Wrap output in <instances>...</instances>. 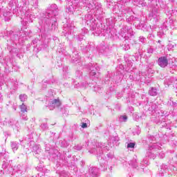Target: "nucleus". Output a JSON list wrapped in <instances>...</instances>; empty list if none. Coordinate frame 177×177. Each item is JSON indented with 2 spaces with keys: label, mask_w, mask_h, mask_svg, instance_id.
<instances>
[{
  "label": "nucleus",
  "mask_w": 177,
  "mask_h": 177,
  "mask_svg": "<svg viewBox=\"0 0 177 177\" xmlns=\"http://www.w3.org/2000/svg\"><path fill=\"white\" fill-rule=\"evenodd\" d=\"M48 18L46 19V24L45 28L48 30H56L57 27V21H56V16L59 15V8L56 4H52L46 12Z\"/></svg>",
  "instance_id": "1"
},
{
  "label": "nucleus",
  "mask_w": 177,
  "mask_h": 177,
  "mask_svg": "<svg viewBox=\"0 0 177 177\" xmlns=\"http://www.w3.org/2000/svg\"><path fill=\"white\" fill-rule=\"evenodd\" d=\"M149 140L151 144L149 145L148 151H147L146 157L154 160L158 155L157 150H160V149H161V146H160L161 144L156 142V137L154 136H151L149 138Z\"/></svg>",
  "instance_id": "2"
},
{
  "label": "nucleus",
  "mask_w": 177,
  "mask_h": 177,
  "mask_svg": "<svg viewBox=\"0 0 177 177\" xmlns=\"http://www.w3.org/2000/svg\"><path fill=\"white\" fill-rule=\"evenodd\" d=\"M80 0H68L66 3V12L70 13V15H73L74 12H77V10H80V7L78 6V3Z\"/></svg>",
  "instance_id": "3"
},
{
  "label": "nucleus",
  "mask_w": 177,
  "mask_h": 177,
  "mask_svg": "<svg viewBox=\"0 0 177 177\" xmlns=\"http://www.w3.org/2000/svg\"><path fill=\"white\" fill-rule=\"evenodd\" d=\"M30 34H31V31L28 32V30H21L19 32V35H11L10 37L11 41H12L14 44H17V42H19V41H20L21 38H26V37H30Z\"/></svg>",
  "instance_id": "4"
},
{
  "label": "nucleus",
  "mask_w": 177,
  "mask_h": 177,
  "mask_svg": "<svg viewBox=\"0 0 177 177\" xmlns=\"http://www.w3.org/2000/svg\"><path fill=\"white\" fill-rule=\"evenodd\" d=\"M83 23H86L87 26H89L91 30H95V28H96V19H95L91 14L85 15Z\"/></svg>",
  "instance_id": "5"
},
{
  "label": "nucleus",
  "mask_w": 177,
  "mask_h": 177,
  "mask_svg": "<svg viewBox=\"0 0 177 177\" xmlns=\"http://www.w3.org/2000/svg\"><path fill=\"white\" fill-rule=\"evenodd\" d=\"M149 164V159L146 158L143 160V161H141L140 162H138V160L136 158H133L131 161L129 162V165H131L133 168H140L141 169H143V167L145 165H147Z\"/></svg>",
  "instance_id": "6"
},
{
  "label": "nucleus",
  "mask_w": 177,
  "mask_h": 177,
  "mask_svg": "<svg viewBox=\"0 0 177 177\" xmlns=\"http://www.w3.org/2000/svg\"><path fill=\"white\" fill-rule=\"evenodd\" d=\"M120 35L122 38L129 39V38H132V36L133 35V30L129 26H124L121 28Z\"/></svg>",
  "instance_id": "7"
},
{
  "label": "nucleus",
  "mask_w": 177,
  "mask_h": 177,
  "mask_svg": "<svg viewBox=\"0 0 177 177\" xmlns=\"http://www.w3.org/2000/svg\"><path fill=\"white\" fill-rule=\"evenodd\" d=\"M88 9H91V10H95L96 13L98 15H102L103 12V8H102V3H97L96 1H91L88 4Z\"/></svg>",
  "instance_id": "8"
},
{
  "label": "nucleus",
  "mask_w": 177,
  "mask_h": 177,
  "mask_svg": "<svg viewBox=\"0 0 177 177\" xmlns=\"http://www.w3.org/2000/svg\"><path fill=\"white\" fill-rule=\"evenodd\" d=\"M97 157L100 162V169H101V171H107V161L104 159V155L103 153L100 155L97 154Z\"/></svg>",
  "instance_id": "9"
},
{
  "label": "nucleus",
  "mask_w": 177,
  "mask_h": 177,
  "mask_svg": "<svg viewBox=\"0 0 177 177\" xmlns=\"http://www.w3.org/2000/svg\"><path fill=\"white\" fill-rule=\"evenodd\" d=\"M88 67L89 70L91 71L89 73L90 78H91V80H93V77L94 78H99L100 73L99 72L96 73L95 68H93V65L92 64H89Z\"/></svg>",
  "instance_id": "10"
},
{
  "label": "nucleus",
  "mask_w": 177,
  "mask_h": 177,
  "mask_svg": "<svg viewBox=\"0 0 177 177\" xmlns=\"http://www.w3.org/2000/svg\"><path fill=\"white\" fill-rule=\"evenodd\" d=\"M158 64L160 66V67H162V68H165L167 66H168V59L167 57H160L158 59Z\"/></svg>",
  "instance_id": "11"
},
{
  "label": "nucleus",
  "mask_w": 177,
  "mask_h": 177,
  "mask_svg": "<svg viewBox=\"0 0 177 177\" xmlns=\"http://www.w3.org/2000/svg\"><path fill=\"white\" fill-rule=\"evenodd\" d=\"M21 16H25L24 19L30 22L32 21V19H35V15H32V12H30L29 10L26 11V12H23V13H21Z\"/></svg>",
  "instance_id": "12"
},
{
  "label": "nucleus",
  "mask_w": 177,
  "mask_h": 177,
  "mask_svg": "<svg viewBox=\"0 0 177 177\" xmlns=\"http://www.w3.org/2000/svg\"><path fill=\"white\" fill-rule=\"evenodd\" d=\"M61 103L60 101L57 99L53 100L50 102L48 108L50 110H53V109H56V107H59Z\"/></svg>",
  "instance_id": "13"
},
{
  "label": "nucleus",
  "mask_w": 177,
  "mask_h": 177,
  "mask_svg": "<svg viewBox=\"0 0 177 177\" xmlns=\"http://www.w3.org/2000/svg\"><path fill=\"white\" fill-rule=\"evenodd\" d=\"M8 125H10V127H12L13 129H15V131H19V122H17V120L10 119L8 121Z\"/></svg>",
  "instance_id": "14"
},
{
  "label": "nucleus",
  "mask_w": 177,
  "mask_h": 177,
  "mask_svg": "<svg viewBox=\"0 0 177 177\" xmlns=\"http://www.w3.org/2000/svg\"><path fill=\"white\" fill-rule=\"evenodd\" d=\"M91 2H89L88 0H79V2L77 3V6H79V9L82 7L86 6L88 8V5L91 3Z\"/></svg>",
  "instance_id": "15"
},
{
  "label": "nucleus",
  "mask_w": 177,
  "mask_h": 177,
  "mask_svg": "<svg viewBox=\"0 0 177 177\" xmlns=\"http://www.w3.org/2000/svg\"><path fill=\"white\" fill-rule=\"evenodd\" d=\"M167 171H168V166L166 165H162L160 169L159 170V174L161 176H164V174H167Z\"/></svg>",
  "instance_id": "16"
},
{
  "label": "nucleus",
  "mask_w": 177,
  "mask_h": 177,
  "mask_svg": "<svg viewBox=\"0 0 177 177\" xmlns=\"http://www.w3.org/2000/svg\"><path fill=\"white\" fill-rule=\"evenodd\" d=\"M32 151L35 153V154H39V153H41V146L39 145H35L32 147Z\"/></svg>",
  "instance_id": "17"
},
{
  "label": "nucleus",
  "mask_w": 177,
  "mask_h": 177,
  "mask_svg": "<svg viewBox=\"0 0 177 177\" xmlns=\"http://www.w3.org/2000/svg\"><path fill=\"white\" fill-rule=\"evenodd\" d=\"M158 16V11L156 8L152 10V12L149 13V17H152L153 19H157Z\"/></svg>",
  "instance_id": "18"
},
{
  "label": "nucleus",
  "mask_w": 177,
  "mask_h": 177,
  "mask_svg": "<svg viewBox=\"0 0 177 177\" xmlns=\"http://www.w3.org/2000/svg\"><path fill=\"white\" fill-rule=\"evenodd\" d=\"M10 146L13 151H16L19 149V142L12 141L10 142Z\"/></svg>",
  "instance_id": "19"
},
{
  "label": "nucleus",
  "mask_w": 177,
  "mask_h": 177,
  "mask_svg": "<svg viewBox=\"0 0 177 177\" xmlns=\"http://www.w3.org/2000/svg\"><path fill=\"white\" fill-rule=\"evenodd\" d=\"M46 151H49L48 154H50V156H51L52 157H56V153H57V150H55L54 151L55 153H53V149L48 147H46Z\"/></svg>",
  "instance_id": "20"
},
{
  "label": "nucleus",
  "mask_w": 177,
  "mask_h": 177,
  "mask_svg": "<svg viewBox=\"0 0 177 177\" xmlns=\"http://www.w3.org/2000/svg\"><path fill=\"white\" fill-rule=\"evenodd\" d=\"M149 93L151 96H157L158 92H157V88L152 87L149 89Z\"/></svg>",
  "instance_id": "21"
},
{
  "label": "nucleus",
  "mask_w": 177,
  "mask_h": 177,
  "mask_svg": "<svg viewBox=\"0 0 177 177\" xmlns=\"http://www.w3.org/2000/svg\"><path fill=\"white\" fill-rule=\"evenodd\" d=\"M158 155L156 157H159V158H164L165 157V153H164L162 151H161V147L159 149H157Z\"/></svg>",
  "instance_id": "22"
},
{
  "label": "nucleus",
  "mask_w": 177,
  "mask_h": 177,
  "mask_svg": "<svg viewBox=\"0 0 177 177\" xmlns=\"http://www.w3.org/2000/svg\"><path fill=\"white\" fill-rule=\"evenodd\" d=\"M19 109L21 113H23L24 114V113H27V106H26L24 104L20 105Z\"/></svg>",
  "instance_id": "23"
},
{
  "label": "nucleus",
  "mask_w": 177,
  "mask_h": 177,
  "mask_svg": "<svg viewBox=\"0 0 177 177\" xmlns=\"http://www.w3.org/2000/svg\"><path fill=\"white\" fill-rule=\"evenodd\" d=\"M30 5L37 8L38 6V1L37 0H30L29 1Z\"/></svg>",
  "instance_id": "24"
},
{
  "label": "nucleus",
  "mask_w": 177,
  "mask_h": 177,
  "mask_svg": "<svg viewBox=\"0 0 177 177\" xmlns=\"http://www.w3.org/2000/svg\"><path fill=\"white\" fill-rule=\"evenodd\" d=\"M87 85L86 83H77L75 84V88H85Z\"/></svg>",
  "instance_id": "25"
},
{
  "label": "nucleus",
  "mask_w": 177,
  "mask_h": 177,
  "mask_svg": "<svg viewBox=\"0 0 177 177\" xmlns=\"http://www.w3.org/2000/svg\"><path fill=\"white\" fill-rule=\"evenodd\" d=\"M127 120H128V117H127V115H120L119 117L120 122H127Z\"/></svg>",
  "instance_id": "26"
},
{
  "label": "nucleus",
  "mask_w": 177,
  "mask_h": 177,
  "mask_svg": "<svg viewBox=\"0 0 177 177\" xmlns=\"http://www.w3.org/2000/svg\"><path fill=\"white\" fill-rule=\"evenodd\" d=\"M27 99H28V97H27V95L26 94H21L19 95V100H21V102H26Z\"/></svg>",
  "instance_id": "27"
},
{
  "label": "nucleus",
  "mask_w": 177,
  "mask_h": 177,
  "mask_svg": "<svg viewBox=\"0 0 177 177\" xmlns=\"http://www.w3.org/2000/svg\"><path fill=\"white\" fill-rule=\"evenodd\" d=\"M68 32V34H71L73 32V30H74L75 27L71 25H67Z\"/></svg>",
  "instance_id": "28"
},
{
  "label": "nucleus",
  "mask_w": 177,
  "mask_h": 177,
  "mask_svg": "<svg viewBox=\"0 0 177 177\" xmlns=\"http://www.w3.org/2000/svg\"><path fill=\"white\" fill-rule=\"evenodd\" d=\"M8 160L3 161L2 168L3 169H5V168H8Z\"/></svg>",
  "instance_id": "29"
},
{
  "label": "nucleus",
  "mask_w": 177,
  "mask_h": 177,
  "mask_svg": "<svg viewBox=\"0 0 177 177\" xmlns=\"http://www.w3.org/2000/svg\"><path fill=\"white\" fill-rule=\"evenodd\" d=\"M128 149H133L135 147V142H130L127 145Z\"/></svg>",
  "instance_id": "30"
},
{
  "label": "nucleus",
  "mask_w": 177,
  "mask_h": 177,
  "mask_svg": "<svg viewBox=\"0 0 177 177\" xmlns=\"http://www.w3.org/2000/svg\"><path fill=\"white\" fill-rule=\"evenodd\" d=\"M17 168L18 169V170L17 171V174H22L23 173V169L21 165H18L17 167Z\"/></svg>",
  "instance_id": "31"
},
{
  "label": "nucleus",
  "mask_w": 177,
  "mask_h": 177,
  "mask_svg": "<svg viewBox=\"0 0 177 177\" xmlns=\"http://www.w3.org/2000/svg\"><path fill=\"white\" fill-rule=\"evenodd\" d=\"M134 5H140L141 6H145V3L143 2V1H140L138 0V1L137 3H134Z\"/></svg>",
  "instance_id": "32"
},
{
  "label": "nucleus",
  "mask_w": 177,
  "mask_h": 177,
  "mask_svg": "<svg viewBox=\"0 0 177 177\" xmlns=\"http://www.w3.org/2000/svg\"><path fill=\"white\" fill-rule=\"evenodd\" d=\"M41 128L43 129V131H45L48 129V124L44 123L41 125Z\"/></svg>",
  "instance_id": "33"
},
{
  "label": "nucleus",
  "mask_w": 177,
  "mask_h": 177,
  "mask_svg": "<svg viewBox=\"0 0 177 177\" xmlns=\"http://www.w3.org/2000/svg\"><path fill=\"white\" fill-rule=\"evenodd\" d=\"M75 150H82V145H77L76 146H75Z\"/></svg>",
  "instance_id": "34"
},
{
  "label": "nucleus",
  "mask_w": 177,
  "mask_h": 177,
  "mask_svg": "<svg viewBox=\"0 0 177 177\" xmlns=\"http://www.w3.org/2000/svg\"><path fill=\"white\" fill-rule=\"evenodd\" d=\"M140 42L145 44V41H146V38L143 37V36H140L139 38Z\"/></svg>",
  "instance_id": "35"
},
{
  "label": "nucleus",
  "mask_w": 177,
  "mask_h": 177,
  "mask_svg": "<svg viewBox=\"0 0 177 177\" xmlns=\"http://www.w3.org/2000/svg\"><path fill=\"white\" fill-rule=\"evenodd\" d=\"M147 53H149V55H151V53H153V48H151V47H149L147 48Z\"/></svg>",
  "instance_id": "36"
},
{
  "label": "nucleus",
  "mask_w": 177,
  "mask_h": 177,
  "mask_svg": "<svg viewBox=\"0 0 177 177\" xmlns=\"http://www.w3.org/2000/svg\"><path fill=\"white\" fill-rule=\"evenodd\" d=\"M68 71V67L65 66L63 68V72L64 73L65 75L67 74V72Z\"/></svg>",
  "instance_id": "37"
},
{
  "label": "nucleus",
  "mask_w": 177,
  "mask_h": 177,
  "mask_svg": "<svg viewBox=\"0 0 177 177\" xmlns=\"http://www.w3.org/2000/svg\"><path fill=\"white\" fill-rule=\"evenodd\" d=\"M76 75H77V77H80L81 75H82V72H81L80 71H76Z\"/></svg>",
  "instance_id": "38"
},
{
  "label": "nucleus",
  "mask_w": 177,
  "mask_h": 177,
  "mask_svg": "<svg viewBox=\"0 0 177 177\" xmlns=\"http://www.w3.org/2000/svg\"><path fill=\"white\" fill-rule=\"evenodd\" d=\"M21 117H22V118L25 120V121H27L28 120V118H27V115H21Z\"/></svg>",
  "instance_id": "39"
},
{
  "label": "nucleus",
  "mask_w": 177,
  "mask_h": 177,
  "mask_svg": "<svg viewBox=\"0 0 177 177\" xmlns=\"http://www.w3.org/2000/svg\"><path fill=\"white\" fill-rule=\"evenodd\" d=\"M161 113H162V115H165V117L168 115V113L165 111H161Z\"/></svg>",
  "instance_id": "40"
},
{
  "label": "nucleus",
  "mask_w": 177,
  "mask_h": 177,
  "mask_svg": "<svg viewBox=\"0 0 177 177\" xmlns=\"http://www.w3.org/2000/svg\"><path fill=\"white\" fill-rule=\"evenodd\" d=\"M106 156H107L108 158H113L114 155L111 153H109Z\"/></svg>",
  "instance_id": "41"
},
{
  "label": "nucleus",
  "mask_w": 177,
  "mask_h": 177,
  "mask_svg": "<svg viewBox=\"0 0 177 177\" xmlns=\"http://www.w3.org/2000/svg\"><path fill=\"white\" fill-rule=\"evenodd\" d=\"M88 127V124L85 122H83L82 124V128H87Z\"/></svg>",
  "instance_id": "42"
},
{
  "label": "nucleus",
  "mask_w": 177,
  "mask_h": 177,
  "mask_svg": "<svg viewBox=\"0 0 177 177\" xmlns=\"http://www.w3.org/2000/svg\"><path fill=\"white\" fill-rule=\"evenodd\" d=\"M37 42H38V39H35L32 40V44L33 45H35V44H37Z\"/></svg>",
  "instance_id": "43"
},
{
  "label": "nucleus",
  "mask_w": 177,
  "mask_h": 177,
  "mask_svg": "<svg viewBox=\"0 0 177 177\" xmlns=\"http://www.w3.org/2000/svg\"><path fill=\"white\" fill-rule=\"evenodd\" d=\"M97 146V147H98L97 149H100V148H102V147H103V144H102V143H98Z\"/></svg>",
  "instance_id": "44"
},
{
  "label": "nucleus",
  "mask_w": 177,
  "mask_h": 177,
  "mask_svg": "<svg viewBox=\"0 0 177 177\" xmlns=\"http://www.w3.org/2000/svg\"><path fill=\"white\" fill-rule=\"evenodd\" d=\"M124 50H128L129 49V45H127L124 47Z\"/></svg>",
  "instance_id": "45"
},
{
  "label": "nucleus",
  "mask_w": 177,
  "mask_h": 177,
  "mask_svg": "<svg viewBox=\"0 0 177 177\" xmlns=\"http://www.w3.org/2000/svg\"><path fill=\"white\" fill-rule=\"evenodd\" d=\"M72 60H73V63H75V62H78V59L77 58L72 57Z\"/></svg>",
  "instance_id": "46"
},
{
  "label": "nucleus",
  "mask_w": 177,
  "mask_h": 177,
  "mask_svg": "<svg viewBox=\"0 0 177 177\" xmlns=\"http://www.w3.org/2000/svg\"><path fill=\"white\" fill-rule=\"evenodd\" d=\"M127 66H128V67H132V62H129L128 63H127Z\"/></svg>",
  "instance_id": "47"
},
{
  "label": "nucleus",
  "mask_w": 177,
  "mask_h": 177,
  "mask_svg": "<svg viewBox=\"0 0 177 177\" xmlns=\"http://www.w3.org/2000/svg\"><path fill=\"white\" fill-rule=\"evenodd\" d=\"M12 109L15 110V111H16V104L13 103L12 104Z\"/></svg>",
  "instance_id": "48"
},
{
  "label": "nucleus",
  "mask_w": 177,
  "mask_h": 177,
  "mask_svg": "<svg viewBox=\"0 0 177 177\" xmlns=\"http://www.w3.org/2000/svg\"><path fill=\"white\" fill-rule=\"evenodd\" d=\"M113 139L115 142H118V140H120V138H118V137H114Z\"/></svg>",
  "instance_id": "49"
},
{
  "label": "nucleus",
  "mask_w": 177,
  "mask_h": 177,
  "mask_svg": "<svg viewBox=\"0 0 177 177\" xmlns=\"http://www.w3.org/2000/svg\"><path fill=\"white\" fill-rule=\"evenodd\" d=\"M152 109L156 110V104H152Z\"/></svg>",
  "instance_id": "50"
},
{
  "label": "nucleus",
  "mask_w": 177,
  "mask_h": 177,
  "mask_svg": "<svg viewBox=\"0 0 177 177\" xmlns=\"http://www.w3.org/2000/svg\"><path fill=\"white\" fill-rule=\"evenodd\" d=\"M109 169L110 172H111V171L113 170V167H112V166H110V167H109Z\"/></svg>",
  "instance_id": "51"
},
{
  "label": "nucleus",
  "mask_w": 177,
  "mask_h": 177,
  "mask_svg": "<svg viewBox=\"0 0 177 177\" xmlns=\"http://www.w3.org/2000/svg\"><path fill=\"white\" fill-rule=\"evenodd\" d=\"M68 146V143H66L64 145V147H67Z\"/></svg>",
  "instance_id": "52"
},
{
  "label": "nucleus",
  "mask_w": 177,
  "mask_h": 177,
  "mask_svg": "<svg viewBox=\"0 0 177 177\" xmlns=\"http://www.w3.org/2000/svg\"><path fill=\"white\" fill-rule=\"evenodd\" d=\"M95 70H96L97 71H99V66H96V67H95Z\"/></svg>",
  "instance_id": "53"
},
{
  "label": "nucleus",
  "mask_w": 177,
  "mask_h": 177,
  "mask_svg": "<svg viewBox=\"0 0 177 177\" xmlns=\"http://www.w3.org/2000/svg\"><path fill=\"white\" fill-rule=\"evenodd\" d=\"M24 6H27V1L24 3Z\"/></svg>",
  "instance_id": "54"
},
{
  "label": "nucleus",
  "mask_w": 177,
  "mask_h": 177,
  "mask_svg": "<svg viewBox=\"0 0 177 177\" xmlns=\"http://www.w3.org/2000/svg\"><path fill=\"white\" fill-rule=\"evenodd\" d=\"M151 37H154V36H153L152 35H149V38H151Z\"/></svg>",
  "instance_id": "55"
},
{
  "label": "nucleus",
  "mask_w": 177,
  "mask_h": 177,
  "mask_svg": "<svg viewBox=\"0 0 177 177\" xmlns=\"http://www.w3.org/2000/svg\"><path fill=\"white\" fill-rule=\"evenodd\" d=\"M170 28H174V26H170Z\"/></svg>",
  "instance_id": "56"
},
{
  "label": "nucleus",
  "mask_w": 177,
  "mask_h": 177,
  "mask_svg": "<svg viewBox=\"0 0 177 177\" xmlns=\"http://www.w3.org/2000/svg\"><path fill=\"white\" fill-rule=\"evenodd\" d=\"M21 9H24V6H22V7H21Z\"/></svg>",
  "instance_id": "57"
},
{
  "label": "nucleus",
  "mask_w": 177,
  "mask_h": 177,
  "mask_svg": "<svg viewBox=\"0 0 177 177\" xmlns=\"http://www.w3.org/2000/svg\"><path fill=\"white\" fill-rule=\"evenodd\" d=\"M169 22H170V23H172V20H170Z\"/></svg>",
  "instance_id": "58"
},
{
  "label": "nucleus",
  "mask_w": 177,
  "mask_h": 177,
  "mask_svg": "<svg viewBox=\"0 0 177 177\" xmlns=\"http://www.w3.org/2000/svg\"><path fill=\"white\" fill-rule=\"evenodd\" d=\"M174 145H176V142H174Z\"/></svg>",
  "instance_id": "59"
},
{
  "label": "nucleus",
  "mask_w": 177,
  "mask_h": 177,
  "mask_svg": "<svg viewBox=\"0 0 177 177\" xmlns=\"http://www.w3.org/2000/svg\"><path fill=\"white\" fill-rule=\"evenodd\" d=\"M37 46V45H36V46Z\"/></svg>",
  "instance_id": "60"
}]
</instances>
